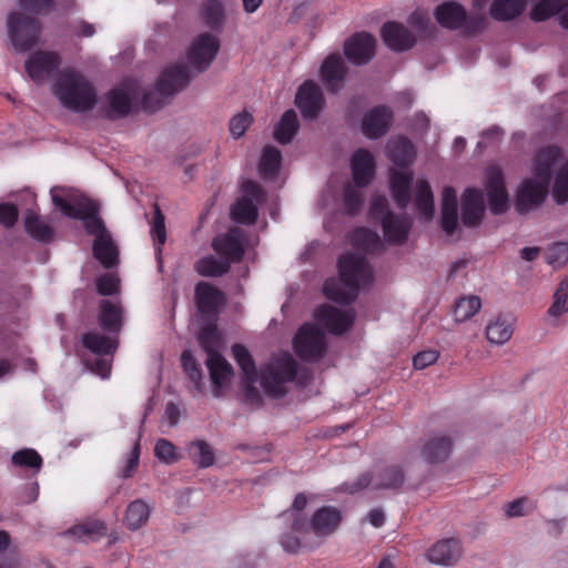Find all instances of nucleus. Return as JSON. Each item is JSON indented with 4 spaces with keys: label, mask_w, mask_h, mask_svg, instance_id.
<instances>
[{
    "label": "nucleus",
    "mask_w": 568,
    "mask_h": 568,
    "mask_svg": "<svg viewBox=\"0 0 568 568\" xmlns=\"http://www.w3.org/2000/svg\"><path fill=\"white\" fill-rule=\"evenodd\" d=\"M338 278L329 277L323 285L326 298L343 305L353 303L362 286L373 283V271L364 255L347 252L337 262Z\"/></svg>",
    "instance_id": "nucleus-1"
},
{
    "label": "nucleus",
    "mask_w": 568,
    "mask_h": 568,
    "mask_svg": "<svg viewBox=\"0 0 568 568\" xmlns=\"http://www.w3.org/2000/svg\"><path fill=\"white\" fill-rule=\"evenodd\" d=\"M53 93L64 108L77 113L88 112L97 103L94 87L84 75L72 69L60 72L53 85Z\"/></svg>",
    "instance_id": "nucleus-2"
},
{
    "label": "nucleus",
    "mask_w": 568,
    "mask_h": 568,
    "mask_svg": "<svg viewBox=\"0 0 568 568\" xmlns=\"http://www.w3.org/2000/svg\"><path fill=\"white\" fill-rule=\"evenodd\" d=\"M191 78V72L185 64H175L166 68L155 82V89L143 94V110L153 113L162 109L165 104V99L186 88Z\"/></svg>",
    "instance_id": "nucleus-3"
},
{
    "label": "nucleus",
    "mask_w": 568,
    "mask_h": 568,
    "mask_svg": "<svg viewBox=\"0 0 568 568\" xmlns=\"http://www.w3.org/2000/svg\"><path fill=\"white\" fill-rule=\"evenodd\" d=\"M296 373V361L285 354L261 368V386L267 396L282 398L287 393L286 384L294 381Z\"/></svg>",
    "instance_id": "nucleus-4"
},
{
    "label": "nucleus",
    "mask_w": 568,
    "mask_h": 568,
    "mask_svg": "<svg viewBox=\"0 0 568 568\" xmlns=\"http://www.w3.org/2000/svg\"><path fill=\"white\" fill-rule=\"evenodd\" d=\"M8 36L12 47L20 52L33 48L41 34V23L34 17L11 12L7 19Z\"/></svg>",
    "instance_id": "nucleus-5"
},
{
    "label": "nucleus",
    "mask_w": 568,
    "mask_h": 568,
    "mask_svg": "<svg viewBox=\"0 0 568 568\" xmlns=\"http://www.w3.org/2000/svg\"><path fill=\"white\" fill-rule=\"evenodd\" d=\"M405 481V474L399 465H388L379 468L374 475L371 471L361 474L356 480L344 484V490L349 494L358 493L369 486L373 489H398Z\"/></svg>",
    "instance_id": "nucleus-6"
},
{
    "label": "nucleus",
    "mask_w": 568,
    "mask_h": 568,
    "mask_svg": "<svg viewBox=\"0 0 568 568\" xmlns=\"http://www.w3.org/2000/svg\"><path fill=\"white\" fill-rule=\"evenodd\" d=\"M242 192L243 195L231 207V217L236 223L252 225L257 220V204L264 202L265 192L253 180H247L242 184Z\"/></svg>",
    "instance_id": "nucleus-7"
},
{
    "label": "nucleus",
    "mask_w": 568,
    "mask_h": 568,
    "mask_svg": "<svg viewBox=\"0 0 568 568\" xmlns=\"http://www.w3.org/2000/svg\"><path fill=\"white\" fill-rule=\"evenodd\" d=\"M295 354L306 362L322 358L326 353V341L323 332L313 324L302 325L293 342Z\"/></svg>",
    "instance_id": "nucleus-8"
},
{
    "label": "nucleus",
    "mask_w": 568,
    "mask_h": 568,
    "mask_svg": "<svg viewBox=\"0 0 568 568\" xmlns=\"http://www.w3.org/2000/svg\"><path fill=\"white\" fill-rule=\"evenodd\" d=\"M195 305L204 320L216 321L219 311L225 302L222 291L204 281L196 283L194 288Z\"/></svg>",
    "instance_id": "nucleus-9"
},
{
    "label": "nucleus",
    "mask_w": 568,
    "mask_h": 568,
    "mask_svg": "<svg viewBox=\"0 0 568 568\" xmlns=\"http://www.w3.org/2000/svg\"><path fill=\"white\" fill-rule=\"evenodd\" d=\"M245 237L243 232L237 229H231L226 233L216 235L212 240L213 251L225 262L240 263L245 254Z\"/></svg>",
    "instance_id": "nucleus-10"
},
{
    "label": "nucleus",
    "mask_w": 568,
    "mask_h": 568,
    "mask_svg": "<svg viewBox=\"0 0 568 568\" xmlns=\"http://www.w3.org/2000/svg\"><path fill=\"white\" fill-rule=\"evenodd\" d=\"M393 121V110L388 105L381 104L364 113L361 131L367 139L377 140L389 131Z\"/></svg>",
    "instance_id": "nucleus-11"
},
{
    "label": "nucleus",
    "mask_w": 568,
    "mask_h": 568,
    "mask_svg": "<svg viewBox=\"0 0 568 568\" xmlns=\"http://www.w3.org/2000/svg\"><path fill=\"white\" fill-rule=\"evenodd\" d=\"M295 104L304 119H316L325 105L320 85L313 80L303 82L296 92Z\"/></svg>",
    "instance_id": "nucleus-12"
},
{
    "label": "nucleus",
    "mask_w": 568,
    "mask_h": 568,
    "mask_svg": "<svg viewBox=\"0 0 568 568\" xmlns=\"http://www.w3.org/2000/svg\"><path fill=\"white\" fill-rule=\"evenodd\" d=\"M220 49V42L211 33L200 34L192 43L187 59L190 63L199 71H205L215 59Z\"/></svg>",
    "instance_id": "nucleus-13"
},
{
    "label": "nucleus",
    "mask_w": 568,
    "mask_h": 568,
    "mask_svg": "<svg viewBox=\"0 0 568 568\" xmlns=\"http://www.w3.org/2000/svg\"><path fill=\"white\" fill-rule=\"evenodd\" d=\"M314 317L334 335L346 333L355 321V314L352 310L342 311L328 304L318 306L314 312Z\"/></svg>",
    "instance_id": "nucleus-14"
},
{
    "label": "nucleus",
    "mask_w": 568,
    "mask_h": 568,
    "mask_svg": "<svg viewBox=\"0 0 568 568\" xmlns=\"http://www.w3.org/2000/svg\"><path fill=\"white\" fill-rule=\"evenodd\" d=\"M486 189L491 213L495 215L505 213L508 209V193L504 173L499 168L490 166L486 170Z\"/></svg>",
    "instance_id": "nucleus-15"
},
{
    "label": "nucleus",
    "mask_w": 568,
    "mask_h": 568,
    "mask_svg": "<svg viewBox=\"0 0 568 568\" xmlns=\"http://www.w3.org/2000/svg\"><path fill=\"white\" fill-rule=\"evenodd\" d=\"M61 64V58L55 52L36 51L26 62V71L34 82H42L51 78Z\"/></svg>",
    "instance_id": "nucleus-16"
},
{
    "label": "nucleus",
    "mask_w": 568,
    "mask_h": 568,
    "mask_svg": "<svg viewBox=\"0 0 568 568\" xmlns=\"http://www.w3.org/2000/svg\"><path fill=\"white\" fill-rule=\"evenodd\" d=\"M550 182L537 178L525 180L517 193L516 209L519 213L528 212L544 203Z\"/></svg>",
    "instance_id": "nucleus-17"
},
{
    "label": "nucleus",
    "mask_w": 568,
    "mask_h": 568,
    "mask_svg": "<svg viewBox=\"0 0 568 568\" xmlns=\"http://www.w3.org/2000/svg\"><path fill=\"white\" fill-rule=\"evenodd\" d=\"M376 39L368 32H358L344 44V54L356 65L368 63L375 55Z\"/></svg>",
    "instance_id": "nucleus-18"
},
{
    "label": "nucleus",
    "mask_w": 568,
    "mask_h": 568,
    "mask_svg": "<svg viewBox=\"0 0 568 568\" xmlns=\"http://www.w3.org/2000/svg\"><path fill=\"white\" fill-rule=\"evenodd\" d=\"M346 75L347 67L338 53L327 55L321 64L320 78L328 92H339L344 88Z\"/></svg>",
    "instance_id": "nucleus-19"
},
{
    "label": "nucleus",
    "mask_w": 568,
    "mask_h": 568,
    "mask_svg": "<svg viewBox=\"0 0 568 568\" xmlns=\"http://www.w3.org/2000/svg\"><path fill=\"white\" fill-rule=\"evenodd\" d=\"M485 213V197L479 189H466L462 195V222L465 226L475 227L481 223Z\"/></svg>",
    "instance_id": "nucleus-20"
},
{
    "label": "nucleus",
    "mask_w": 568,
    "mask_h": 568,
    "mask_svg": "<svg viewBox=\"0 0 568 568\" xmlns=\"http://www.w3.org/2000/svg\"><path fill=\"white\" fill-rule=\"evenodd\" d=\"M351 170L356 186L369 185L376 172V162L372 152L364 148L356 150L351 159Z\"/></svg>",
    "instance_id": "nucleus-21"
},
{
    "label": "nucleus",
    "mask_w": 568,
    "mask_h": 568,
    "mask_svg": "<svg viewBox=\"0 0 568 568\" xmlns=\"http://www.w3.org/2000/svg\"><path fill=\"white\" fill-rule=\"evenodd\" d=\"M385 241L389 244L402 245L406 242L412 229V220L406 214L387 212L382 219Z\"/></svg>",
    "instance_id": "nucleus-22"
},
{
    "label": "nucleus",
    "mask_w": 568,
    "mask_h": 568,
    "mask_svg": "<svg viewBox=\"0 0 568 568\" xmlns=\"http://www.w3.org/2000/svg\"><path fill=\"white\" fill-rule=\"evenodd\" d=\"M381 36L384 43L393 51L402 52L414 47V34L402 23L388 21L383 24Z\"/></svg>",
    "instance_id": "nucleus-23"
},
{
    "label": "nucleus",
    "mask_w": 568,
    "mask_h": 568,
    "mask_svg": "<svg viewBox=\"0 0 568 568\" xmlns=\"http://www.w3.org/2000/svg\"><path fill=\"white\" fill-rule=\"evenodd\" d=\"M460 557L462 546L455 538L438 540L427 550V559L435 565L454 566Z\"/></svg>",
    "instance_id": "nucleus-24"
},
{
    "label": "nucleus",
    "mask_w": 568,
    "mask_h": 568,
    "mask_svg": "<svg viewBox=\"0 0 568 568\" xmlns=\"http://www.w3.org/2000/svg\"><path fill=\"white\" fill-rule=\"evenodd\" d=\"M341 521L339 509L333 506H323L311 517V530L317 537H327L336 531Z\"/></svg>",
    "instance_id": "nucleus-25"
},
{
    "label": "nucleus",
    "mask_w": 568,
    "mask_h": 568,
    "mask_svg": "<svg viewBox=\"0 0 568 568\" xmlns=\"http://www.w3.org/2000/svg\"><path fill=\"white\" fill-rule=\"evenodd\" d=\"M98 323L103 332L118 335L123 326V311L120 304L102 300L99 305Z\"/></svg>",
    "instance_id": "nucleus-26"
},
{
    "label": "nucleus",
    "mask_w": 568,
    "mask_h": 568,
    "mask_svg": "<svg viewBox=\"0 0 568 568\" xmlns=\"http://www.w3.org/2000/svg\"><path fill=\"white\" fill-rule=\"evenodd\" d=\"M106 105L103 110L109 120L122 119L129 115L132 109L131 95L123 88H115L105 94Z\"/></svg>",
    "instance_id": "nucleus-27"
},
{
    "label": "nucleus",
    "mask_w": 568,
    "mask_h": 568,
    "mask_svg": "<svg viewBox=\"0 0 568 568\" xmlns=\"http://www.w3.org/2000/svg\"><path fill=\"white\" fill-rule=\"evenodd\" d=\"M434 16L443 28L458 30L466 20V9L458 2L446 1L436 7Z\"/></svg>",
    "instance_id": "nucleus-28"
},
{
    "label": "nucleus",
    "mask_w": 568,
    "mask_h": 568,
    "mask_svg": "<svg viewBox=\"0 0 568 568\" xmlns=\"http://www.w3.org/2000/svg\"><path fill=\"white\" fill-rule=\"evenodd\" d=\"M458 222V202L457 194L454 187L446 186L442 193V212L440 225L442 229L452 235L457 229Z\"/></svg>",
    "instance_id": "nucleus-29"
},
{
    "label": "nucleus",
    "mask_w": 568,
    "mask_h": 568,
    "mask_svg": "<svg viewBox=\"0 0 568 568\" xmlns=\"http://www.w3.org/2000/svg\"><path fill=\"white\" fill-rule=\"evenodd\" d=\"M413 174L393 170L389 178L392 196L398 209L405 210L410 202Z\"/></svg>",
    "instance_id": "nucleus-30"
},
{
    "label": "nucleus",
    "mask_w": 568,
    "mask_h": 568,
    "mask_svg": "<svg viewBox=\"0 0 568 568\" xmlns=\"http://www.w3.org/2000/svg\"><path fill=\"white\" fill-rule=\"evenodd\" d=\"M387 155L395 165L407 168L415 161L416 149L408 138L398 136L388 142Z\"/></svg>",
    "instance_id": "nucleus-31"
},
{
    "label": "nucleus",
    "mask_w": 568,
    "mask_h": 568,
    "mask_svg": "<svg viewBox=\"0 0 568 568\" xmlns=\"http://www.w3.org/2000/svg\"><path fill=\"white\" fill-rule=\"evenodd\" d=\"M53 203L71 219L83 220L99 213V206L89 199H80L71 203L63 197L53 196Z\"/></svg>",
    "instance_id": "nucleus-32"
},
{
    "label": "nucleus",
    "mask_w": 568,
    "mask_h": 568,
    "mask_svg": "<svg viewBox=\"0 0 568 568\" xmlns=\"http://www.w3.org/2000/svg\"><path fill=\"white\" fill-rule=\"evenodd\" d=\"M561 156V149L557 145L541 148L535 156V178L547 182L551 181L552 166Z\"/></svg>",
    "instance_id": "nucleus-33"
},
{
    "label": "nucleus",
    "mask_w": 568,
    "mask_h": 568,
    "mask_svg": "<svg viewBox=\"0 0 568 568\" xmlns=\"http://www.w3.org/2000/svg\"><path fill=\"white\" fill-rule=\"evenodd\" d=\"M453 444L449 436H433L424 444L422 456L430 464L445 462L452 453Z\"/></svg>",
    "instance_id": "nucleus-34"
},
{
    "label": "nucleus",
    "mask_w": 568,
    "mask_h": 568,
    "mask_svg": "<svg viewBox=\"0 0 568 568\" xmlns=\"http://www.w3.org/2000/svg\"><path fill=\"white\" fill-rule=\"evenodd\" d=\"M206 366L210 372L211 381L214 385V396H219V389L227 383L234 374L233 366L222 356L213 354L206 359Z\"/></svg>",
    "instance_id": "nucleus-35"
},
{
    "label": "nucleus",
    "mask_w": 568,
    "mask_h": 568,
    "mask_svg": "<svg viewBox=\"0 0 568 568\" xmlns=\"http://www.w3.org/2000/svg\"><path fill=\"white\" fill-rule=\"evenodd\" d=\"M92 251L93 256L104 268H112L119 264V250L110 233L94 239Z\"/></svg>",
    "instance_id": "nucleus-36"
},
{
    "label": "nucleus",
    "mask_w": 568,
    "mask_h": 568,
    "mask_svg": "<svg viewBox=\"0 0 568 568\" xmlns=\"http://www.w3.org/2000/svg\"><path fill=\"white\" fill-rule=\"evenodd\" d=\"M82 346L98 356L113 355L118 341L98 332H87L81 337Z\"/></svg>",
    "instance_id": "nucleus-37"
},
{
    "label": "nucleus",
    "mask_w": 568,
    "mask_h": 568,
    "mask_svg": "<svg viewBox=\"0 0 568 568\" xmlns=\"http://www.w3.org/2000/svg\"><path fill=\"white\" fill-rule=\"evenodd\" d=\"M108 526L99 519H87L69 528L64 535L74 536L78 540L97 541L106 536Z\"/></svg>",
    "instance_id": "nucleus-38"
},
{
    "label": "nucleus",
    "mask_w": 568,
    "mask_h": 568,
    "mask_svg": "<svg viewBox=\"0 0 568 568\" xmlns=\"http://www.w3.org/2000/svg\"><path fill=\"white\" fill-rule=\"evenodd\" d=\"M150 514L149 505L142 499H135L128 505L123 523L128 529L134 531L148 523Z\"/></svg>",
    "instance_id": "nucleus-39"
},
{
    "label": "nucleus",
    "mask_w": 568,
    "mask_h": 568,
    "mask_svg": "<svg viewBox=\"0 0 568 568\" xmlns=\"http://www.w3.org/2000/svg\"><path fill=\"white\" fill-rule=\"evenodd\" d=\"M300 128L296 112L290 109L283 113L274 129V139L281 144L290 143Z\"/></svg>",
    "instance_id": "nucleus-40"
},
{
    "label": "nucleus",
    "mask_w": 568,
    "mask_h": 568,
    "mask_svg": "<svg viewBox=\"0 0 568 568\" xmlns=\"http://www.w3.org/2000/svg\"><path fill=\"white\" fill-rule=\"evenodd\" d=\"M282 163L281 151L273 146L266 145L263 149L262 156L258 164V172L261 178L265 180L274 179L280 170Z\"/></svg>",
    "instance_id": "nucleus-41"
},
{
    "label": "nucleus",
    "mask_w": 568,
    "mask_h": 568,
    "mask_svg": "<svg viewBox=\"0 0 568 568\" xmlns=\"http://www.w3.org/2000/svg\"><path fill=\"white\" fill-rule=\"evenodd\" d=\"M26 232L36 241L49 243L53 240V230L50 225L41 221L33 211H28L24 217Z\"/></svg>",
    "instance_id": "nucleus-42"
},
{
    "label": "nucleus",
    "mask_w": 568,
    "mask_h": 568,
    "mask_svg": "<svg viewBox=\"0 0 568 568\" xmlns=\"http://www.w3.org/2000/svg\"><path fill=\"white\" fill-rule=\"evenodd\" d=\"M526 8V0H495L490 6V16L498 21H508L518 17Z\"/></svg>",
    "instance_id": "nucleus-43"
},
{
    "label": "nucleus",
    "mask_w": 568,
    "mask_h": 568,
    "mask_svg": "<svg viewBox=\"0 0 568 568\" xmlns=\"http://www.w3.org/2000/svg\"><path fill=\"white\" fill-rule=\"evenodd\" d=\"M229 262L214 255H206L194 263V271L203 277H220L230 271Z\"/></svg>",
    "instance_id": "nucleus-44"
},
{
    "label": "nucleus",
    "mask_w": 568,
    "mask_h": 568,
    "mask_svg": "<svg viewBox=\"0 0 568 568\" xmlns=\"http://www.w3.org/2000/svg\"><path fill=\"white\" fill-rule=\"evenodd\" d=\"M513 333V322L504 316H498L495 321L488 323L486 327L488 342L496 345H503L508 342Z\"/></svg>",
    "instance_id": "nucleus-45"
},
{
    "label": "nucleus",
    "mask_w": 568,
    "mask_h": 568,
    "mask_svg": "<svg viewBox=\"0 0 568 568\" xmlns=\"http://www.w3.org/2000/svg\"><path fill=\"white\" fill-rule=\"evenodd\" d=\"M232 354L243 373L242 378H250L251 382H257L258 372L248 349L244 345L236 343L232 346Z\"/></svg>",
    "instance_id": "nucleus-46"
},
{
    "label": "nucleus",
    "mask_w": 568,
    "mask_h": 568,
    "mask_svg": "<svg viewBox=\"0 0 568 568\" xmlns=\"http://www.w3.org/2000/svg\"><path fill=\"white\" fill-rule=\"evenodd\" d=\"M415 203L419 213L425 219L434 214V195L432 187L426 180H418L415 187Z\"/></svg>",
    "instance_id": "nucleus-47"
},
{
    "label": "nucleus",
    "mask_w": 568,
    "mask_h": 568,
    "mask_svg": "<svg viewBox=\"0 0 568 568\" xmlns=\"http://www.w3.org/2000/svg\"><path fill=\"white\" fill-rule=\"evenodd\" d=\"M352 243L365 253H374L382 246L379 235L366 227H358L353 232Z\"/></svg>",
    "instance_id": "nucleus-48"
},
{
    "label": "nucleus",
    "mask_w": 568,
    "mask_h": 568,
    "mask_svg": "<svg viewBox=\"0 0 568 568\" xmlns=\"http://www.w3.org/2000/svg\"><path fill=\"white\" fill-rule=\"evenodd\" d=\"M567 4V0H539L530 11L531 20L536 22L546 21L559 13Z\"/></svg>",
    "instance_id": "nucleus-49"
},
{
    "label": "nucleus",
    "mask_w": 568,
    "mask_h": 568,
    "mask_svg": "<svg viewBox=\"0 0 568 568\" xmlns=\"http://www.w3.org/2000/svg\"><path fill=\"white\" fill-rule=\"evenodd\" d=\"M481 300L476 295L460 297L454 306V316L457 322H465L479 312Z\"/></svg>",
    "instance_id": "nucleus-50"
},
{
    "label": "nucleus",
    "mask_w": 568,
    "mask_h": 568,
    "mask_svg": "<svg viewBox=\"0 0 568 568\" xmlns=\"http://www.w3.org/2000/svg\"><path fill=\"white\" fill-rule=\"evenodd\" d=\"M212 321L211 323L203 326L199 334V343L202 349L211 357L213 354H221L217 348L220 346V335L216 325Z\"/></svg>",
    "instance_id": "nucleus-51"
},
{
    "label": "nucleus",
    "mask_w": 568,
    "mask_h": 568,
    "mask_svg": "<svg viewBox=\"0 0 568 568\" xmlns=\"http://www.w3.org/2000/svg\"><path fill=\"white\" fill-rule=\"evenodd\" d=\"M191 459L201 468H207L214 464L215 457L211 446L204 440H195L189 447Z\"/></svg>",
    "instance_id": "nucleus-52"
},
{
    "label": "nucleus",
    "mask_w": 568,
    "mask_h": 568,
    "mask_svg": "<svg viewBox=\"0 0 568 568\" xmlns=\"http://www.w3.org/2000/svg\"><path fill=\"white\" fill-rule=\"evenodd\" d=\"M11 463L16 467L32 468L39 471L43 460L37 450L32 448H23L12 455Z\"/></svg>",
    "instance_id": "nucleus-53"
},
{
    "label": "nucleus",
    "mask_w": 568,
    "mask_h": 568,
    "mask_svg": "<svg viewBox=\"0 0 568 568\" xmlns=\"http://www.w3.org/2000/svg\"><path fill=\"white\" fill-rule=\"evenodd\" d=\"M566 312H568V275L560 281L554 294V303L549 307L548 314L559 317Z\"/></svg>",
    "instance_id": "nucleus-54"
},
{
    "label": "nucleus",
    "mask_w": 568,
    "mask_h": 568,
    "mask_svg": "<svg viewBox=\"0 0 568 568\" xmlns=\"http://www.w3.org/2000/svg\"><path fill=\"white\" fill-rule=\"evenodd\" d=\"M552 196L557 204L568 202V161L560 168L556 175Z\"/></svg>",
    "instance_id": "nucleus-55"
},
{
    "label": "nucleus",
    "mask_w": 568,
    "mask_h": 568,
    "mask_svg": "<svg viewBox=\"0 0 568 568\" xmlns=\"http://www.w3.org/2000/svg\"><path fill=\"white\" fill-rule=\"evenodd\" d=\"M182 366L187 377L194 383L195 388L202 390V371L190 351H184L181 355Z\"/></svg>",
    "instance_id": "nucleus-56"
},
{
    "label": "nucleus",
    "mask_w": 568,
    "mask_h": 568,
    "mask_svg": "<svg viewBox=\"0 0 568 568\" xmlns=\"http://www.w3.org/2000/svg\"><path fill=\"white\" fill-rule=\"evenodd\" d=\"M344 210L348 215H356L363 206L362 192L347 184L343 192Z\"/></svg>",
    "instance_id": "nucleus-57"
},
{
    "label": "nucleus",
    "mask_w": 568,
    "mask_h": 568,
    "mask_svg": "<svg viewBox=\"0 0 568 568\" xmlns=\"http://www.w3.org/2000/svg\"><path fill=\"white\" fill-rule=\"evenodd\" d=\"M546 261L555 268L566 265L568 263V243L557 242L551 244L546 251Z\"/></svg>",
    "instance_id": "nucleus-58"
},
{
    "label": "nucleus",
    "mask_w": 568,
    "mask_h": 568,
    "mask_svg": "<svg viewBox=\"0 0 568 568\" xmlns=\"http://www.w3.org/2000/svg\"><path fill=\"white\" fill-rule=\"evenodd\" d=\"M537 508V500L528 497L517 498L506 505V515L509 518L521 517Z\"/></svg>",
    "instance_id": "nucleus-59"
},
{
    "label": "nucleus",
    "mask_w": 568,
    "mask_h": 568,
    "mask_svg": "<svg viewBox=\"0 0 568 568\" xmlns=\"http://www.w3.org/2000/svg\"><path fill=\"white\" fill-rule=\"evenodd\" d=\"M203 17L205 23L211 29H219L224 21V8L221 2L213 1L206 4L203 9Z\"/></svg>",
    "instance_id": "nucleus-60"
},
{
    "label": "nucleus",
    "mask_w": 568,
    "mask_h": 568,
    "mask_svg": "<svg viewBox=\"0 0 568 568\" xmlns=\"http://www.w3.org/2000/svg\"><path fill=\"white\" fill-rule=\"evenodd\" d=\"M154 455L158 459L169 465L176 463L180 458L176 453V447L165 438L158 439L154 447Z\"/></svg>",
    "instance_id": "nucleus-61"
},
{
    "label": "nucleus",
    "mask_w": 568,
    "mask_h": 568,
    "mask_svg": "<svg viewBox=\"0 0 568 568\" xmlns=\"http://www.w3.org/2000/svg\"><path fill=\"white\" fill-rule=\"evenodd\" d=\"M164 215L161 212L160 207L155 205L154 210V216H153V226H152V236L156 244V252L161 253V246L166 241V231H165V223H164Z\"/></svg>",
    "instance_id": "nucleus-62"
},
{
    "label": "nucleus",
    "mask_w": 568,
    "mask_h": 568,
    "mask_svg": "<svg viewBox=\"0 0 568 568\" xmlns=\"http://www.w3.org/2000/svg\"><path fill=\"white\" fill-rule=\"evenodd\" d=\"M252 122L253 116L246 111L234 115L230 121L231 134L234 138H241L246 132Z\"/></svg>",
    "instance_id": "nucleus-63"
},
{
    "label": "nucleus",
    "mask_w": 568,
    "mask_h": 568,
    "mask_svg": "<svg viewBox=\"0 0 568 568\" xmlns=\"http://www.w3.org/2000/svg\"><path fill=\"white\" fill-rule=\"evenodd\" d=\"M141 454L140 438L136 439L130 456L124 465V467L120 470L119 476L122 478H131L138 470L139 460Z\"/></svg>",
    "instance_id": "nucleus-64"
}]
</instances>
